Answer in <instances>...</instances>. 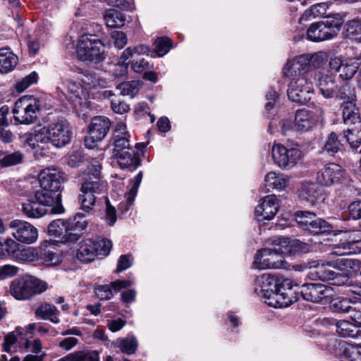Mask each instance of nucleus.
<instances>
[{
  "label": "nucleus",
  "mask_w": 361,
  "mask_h": 361,
  "mask_svg": "<svg viewBox=\"0 0 361 361\" xmlns=\"http://www.w3.org/2000/svg\"><path fill=\"white\" fill-rule=\"evenodd\" d=\"M326 61V55L322 53L314 54L310 57L302 55L286 64V72L290 75H297V70H303L314 77L322 94L326 98H331L338 90L335 78L326 73L322 66Z\"/></svg>",
  "instance_id": "1"
},
{
  "label": "nucleus",
  "mask_w": 361,
  "mask_h": 361,
  "mask_svg": "<svg viewBox=\"0 0 361 361\" xmlns=\"http://www.w3.org/2000/svg\"><path fill=\"white\" fill-rule=\"evenodd\" d=\"M255 290L257 295L264 299V302L275 308L286 307L297 300L294 296L293 287L298 286L289 279L279 283L278 279L273 275L264 274L257 278Z\"/></svg>",
  "instance_id": "2"
},
{
  "label": "nucleus",
  "mask_w": 361,
  "mask_h": 361,
  "mask_svg": "<svg viewBox=\"0 0 361 361\" xmlns=\"http://www.w3.org/2000/svg\"><path fill=\"white\" fill-rule=\"evenodd\" d=\"M278 247L264 248L258 251L254 258L253 264L259 269H279L283 266V255H295L302 250L303 244L297 240L288 238H279Z\"/></svg>",
  "instance_id": "3"
},
{
  "label": "nucleus",
  "mask_w": 361,
  "mask_h": 361,
  "mask_svg": "<svg viewBox=\"0 0 361 361\" xmlns=\"http://www.w3.org/2000/svg\"><path fill=\"white\" fill-rule=\"evenodd\" d=\"M284 74L291 78L288 85L287 94L291 101L300 104H305L311 100L314 94V87L310 81V74L303 70H297V75H290L286 72V66L283 68Z\"/></svg>",
  "instance_id": "4"
},
{
  "label": "nucleus",
  "mask_w": 361,
  "mask_h": 361,
  "mask_svg": "<svg viewBox=\"0 0 361 361\" xmlns=\"http://www.w3.org/2000/svg\"><path fill=\"white\" fill-rule=\"evenodd\" d=\"M94 166L93 177H89L85 180L78 196L80 209L87 213L92 211L95 205V195L104 192L106 187V183L99 179L100 165L97 164Z\"/></svg>",
  "instance_id": "5"
},
{
  "label": "nucleus",
  "mask_w": 361,
  "mask_h": 361,
  "mask_svg": "<svg viewBox=\"0 0 361 361\" xmlns=\"http://www.w3.org/2000/svg\"><path fill=\"white\" fill-rule=\"evenodd\" d=\"M77 56L82 61L98 63L105 58L104 45L96 36L83 35L78 43Z\"/></svg>",
  "instance_id": "6"
},
{
  "label": "nucleus",
  "mask_w": 361,
  "mask_h": 361,
  "mask_svg": "<svg viewBox=\"0 0 361 361\" xmlns=\"http://www.w3.org/2000/svg\"><path fill=\"white\" fill-rule=\"evenodd\" d=\"M47 288L46 283L30 276L13 280L10 285V293L17 300H27L40 294Z\"/></svg>",
  "instance_id": "7"
},
{
  "label": "nucleus",
  "mask_w": 361,
  "mask_h": 361,
  "mask_svg": "<svg viewBox=\"0 0 361 361\" xmlns=\"http://www.w3.org/2000/svg\"><path fill=\"white\" fill-rule=\"evenodd\" d=\"M39 110L40 100L32 95H25L15 102L12 112L16 121L31 124L37 121Z\"/></svg>",
  "instance_id": "8"
},
{
  "label": "nucleus",
  "mask_w": 361,
  "mask_h": 361,
  "mask_svg": "<svg viewBox=\"0 0 361 361\" xmlns=\"http://www.w3.org/2000/svg\"><path fill=\"white\" fill-rule=\"evenodd\" d=\"M49 143L54 147L61 148L71 140L72 131L66 121L59 120L45 126Z\"/></svg>",
  "instance_id": "9"
},
{
  "label": "nucleus",
  "mask_w": 361,
  "mask_h": 361,
  "mask_svg": "<svg viewBox=\"0 0 361 361\" xmlns=\"http://www.w3.org/2000/svg\"><path fill=\"white\" fill-rule=\"evenodd\" d=\"M22 142L34 150L36 156L44 157L49 152V143L45 126L20 135Z\"/></svg>",
  "instance_id": "10"
},
{
  "label": "nucleus",
  "mask_w": 361,
  "mask_h": 361,
  "mask_svg": "<svg viewBox=\"0 0 361 361\" xmlns=\"http://www.w3.org/2000/svg\"><path fill=\"white\" fill-rule=\"evenodd\" d=\"M342 22L340 20H326L312 24L307 31V38L313 42H321L337 35Z\"/></svg>",
  "instance_id": "11"
},
{
  "label": "nucleus",
  "mask_w": 361,
  "mask_h": 361,
  "mask_svg": "<svg viewBox=\"0 0 361 361\" xmlns=\"http://www.w3.org/2000/svg\"><path fill=\"white\" fill-rule=\"evenodd\" d=\"M295 220L300 226L314 235L324 233L331 230V226L326 221L317 218L313 212L298 211Z\"/></svg>",
  "instance_id": "12"
},
{
  "label": "nucleus",
  "mask_w": 361,
  "mask_h": 361,
  "mask_svg": "<svg viewBox=\"0 0 361 361\" xmlns=\"http://www.w3.org/2000/svg\"><path fill=\"white\" fill-rule=\"evenodd\" d=\"M329 65L331 70L338 73L341 79L348 80L355 75L360 68L361 58L360 56L348 57L344 59L338 57L331 58Z\"/></svg>",
  "instance_id": "13"
},
{
  "label": "nucleus",
  "mask_w": 361,
  "mask_h": 361,
  "mask_svg": "<svg viewBox=\"0 0 361 361\" xmlns=\"http://www.w3.org/2000/svg\"><path fill=\"white\" fill-rule=\"evenodd\" d=\"M272 157L281 168L290 169L298 164L302 157V152L298 148H286L281 145L272 147Z\"/></svg>",
  "instance_id": "14"
},
{
  "label": "nucleus",
  "mask_w": 361,
  "mask_h": 361,
  "mask_svg": "<svg viewBox=\"0 0 361 361\" xmlns=\"http://www.w3.org/2000/svg\"><path fill=\"white\" fill-rule=\"evenodd\" d=\"M345 178L346 172L340 165L329 163L317 171L316 180L321 185L331 186L342 183Z\"/></svg>",
  "instance_id": "15"
},
{
  "label": "nucleus",
  "mask_w": 361,
  "mask_h": 361,
  "mask_svg": "<svg viewBox=\"0 0 361 361\" xmlns=\"http://www.w3.org/2000/svg\"><path fill=\"white\" fill-rule=\"evenodd\" d=\"M66 180L65 173L59 168L51 166L42 169L39 173V181L42 189L59 192L61 185Z\"/></svg>",
  "instance_id": "16"
},
{
  "label": "nucleus",
  "mask_w": 361,
  "mask_h": 361,
  "mask_svg": "<svg viewBox=\"0 0 361 361\" xmlns=\"http://www.w3.org/2000/svg\"><path fill=\"white\" fill-rule=\"evenodd\" d=\"M322 113V109L319 107L314 109H298L295 116V130L299 132L312 130L319 122Z\"/></svg>",
  "instance_id": "17"
},
{
  "label": "nucleus",
  "mask_w": 361,
  "mask_h": 361,
  "mask_svg": "<svg viewBox=\"0 0 361 361\" xmlns=\"http://www.w3.org/2000/svg\"><path fill=\"white\" fill-rule=\"evenodd\" d=\"M9 227L13 230V236L19 242L32 244L37 240V229L27 221L15 219L10 222Z\"/></svg>",
  "instance_id": "18"
},
{
  "label": "nucleus",
  "mask_w": 361,
  "mask_h": 361,
  "mask_svg": "<svg viewBox=\"0 0 361 361\" xmlns=\"http://www.w3.org/2000/svg\"><path fill=\"white\" fill-rule=\"evenodd\" d=\"M300 293L305 300L320 302L331 298L334 290L331 287L322 283H304L301 286Z\"/></svg>",
  "instance_id": "19"
},
{
  "label": "nucleus",
  "mask_w": 361,
  "mask_h": 361,
  "mask_svg": "<svg viewBox=\"0 0 361 361\" xmlns=\"http://www.w3.org/2000/svg\"><path fill=\"white\" fill-rule=\"evenodd\" d=\"M110 127V121L106 117L97 116L92 118L89 126L90 137L85 139V145L90 148L93 147L89 144L90 140L92 142L102 140L108 133Z\"/></svg>",
  "instance_id": "20"
},
{
  "label": "nucleus",
  "mask_w": 361,
  "mask_h": 361,
  "mask_svg": "<svg viewBox=\"0 0 361 361\" xmlns=\"http://www.w3.org/2000/svg\"><path fill=\"white\" fill-rule=\"evenodd\" d=\"M279 208V204L276 195H271L264 197L255 209L257 216L262 219L270 220L274 217Z\"/></svg>",
  "instance_id": "21"
},
{
  "label": "nucleus",
  "mask_w": 361,
  "mask_h": 361,
  "mask_svg": "<svg viewBox=\"0 0 361 361\" xmlns=\"http://www.w3.org/2000/svg\"><path fill=\"white\" fill-rule=\"evenodd\" d=\"M351 302L347 298L338 297L330 302V308L332 311L339 313L353 312L352 319L359 324H361V310H356L350 305Z\"/></svg>",
  "instance_id": "22"
},
{
  "label": "nucleus",
  "mask_w": 361,
  "mask_h": 361,
  "mask_svg": "<svg viewBox=\"0 0 361 361\" xmlns=\"http://www.w3.org/2000/svg\"><path fill=\"white\" fill-rule=\"evenodd\" d=\"M334 264L331 263H317L310 268L307 276L312 280H321L324 281H331L336 276V271L333 269Z\"/></svg>",
  "instance_id": "23"
},
{
  "label": "nucleus",
  "mask_w": 361,
  "mask_h": 361,
  "mask_svg": "<svg viewBox=\"0 0 361 361\" xmlns=\"http://www.w3.org/2000/svg\"><path fill=\"white\" fill-rule=\"evenodd\" d=\"M69 221V234H66V240L76 242L80 238V232L87 228L88 222L85 215L78 213L72 220Z\"/></svg>",
  "instance_id": "24"
},
{
  "label": "nucleus",
  "mask_w": 361,
  "mask_h": 361,
  "mask_svg": "<svg viewBox=\"0 0 361 361\" xmlns=\"http://www.w3.org/2000/svg\"><path fill=\"white\" fill-rule=\"evenodd\" d=\"M98 255L97 243L92 239H85L80 243L77 258L84 262H90Z\"/></svg>",
  "instance_id": "25"
},
{
  "label": "nucleus",
  "mask_w": 361,
  "mask_h": 361,
  "mask_svg": "<svg viewBox=\"0 0 361 361\" xmlns=\"http://www.w3.org/2000/svg\"><path fill=\"white\" fill-rule=\"evenodd\" d=\"M121 168L132 167L135 169L139 165L137 154L133 148L114 153Z\"/></svg>",
  "instance_id": "26"
},
{
  "label": "nucleus",
  "mask_w": 361,
  "mask_h": 361,
  "mask_svg": "<svg viewBox=\"0 0 361 361\" xmlns=\"http://www.w3.org/2000/svg\"><path fill=\"white\" fill-rule=\"evenodd\" d=\"M35 197L36 200L44 207L59 204L61 200L60 192L42 188L36 191Z\"/></svg>",
  "instance_id": "27"
},
{
  "label": "nucleus",
  "mask_w": 361,
  "mask_h": 361,
  "mask_svg": "<svg viewBox=\"0 0 361 361\" xmlns=\"http://www.w3.org/2000/svg\"><path fill=\"white\" fill-rule=\"evenodd\" d=\"M69 221L63 219H56L49 224V234L55 238H61L63 243L71 242L66 240V234H69Z\"/></svg>",
  "instance_id": "28"
},
{
  "label": "nucleus",
  "mask_w": 361,
  "mask_h": 361,
  "mask_svg": "<svg viewBox=\"0 0 361 361\" xmlns=\"http://www.w3.org/2000/svg\"><path fill=\"white\" fill-rule=\"evenodd\" d=\"M18 56L10 49H0V73H7L14 69L18 63Z\"/></svg>",
  "instance_id": "29"
},
{
  "label": "nucleus",
  "mask_w": 361,
  "mask_h": 361,
  "mask_svg": "<svg viewBox=\"0 0 361 361\" xmlns=\"http://www.w3.org/2000/svg\"><path fill=\"white\" fill-rule=\"evenodd\" d=\"M350 323L346 320H340L336 323V332L343 337L358 338L361 336L359 324Z\"/></svg>",
  "instance_id": "30"
},
{
  "label": "nucleus",
  "mask_w": 361,
  "mask_h": 361,
  "mask_svg": "<svg viewBox=\"0 0 361 361\" xmlns=\"http://www.w3.org/2000/svg\"><path fill=\"white\" fill-rule=\"evenodd\" d=\"M319 196V191L315 184L307 183L302 185L299 192V197L302 200L310 205H314Z\"/></svg>",
  "instance_id": "31"
},
{
  "label": "nucleus",
  "mask_w": 361,
  "mask_h": 361,
  "mask_svg": "<svg viewBox=\"0 0 361 361\" xmlns=\"http://www.w3.org/2000/svg\"><path fill=\"white\" fill-rule=\"evenodd\" d=\"M265 185L270 188L281 190L285 189L289 181V177L284 174H277L275 172H269L264 179Z\"/></svg>",
  "instance_id": "32"
},
{
  "label": "nucleus",
  "mask_w": 361,
  "mask_h": 361,
  "mask_svg": "<svg viewBox=\"0 0 361 361\" xmlns=\"http://www.w3.org/2000/svg\"><path fill=\"white\" fill-rule=\"evenodd\" d=\"M343 240L344 242L336 248L338 249V250L334 251V254L339 256L348 254L350 252L346 250L349 249L350 243H355L361 241V232L359 231L345 232L343 234V238L341 239V240Z\"/></svg>",
  "instance_id": "33"
},
{
  "label": "nucleus",
  "mask_w": 361,
  "mask_h": 361,
  "mask_svg": "<svg viewBox=\"0 0 361 361\" xmlns=\"http://www.w3.org/2000/svg\"><path fill=\"white\" fill-rule=\"evenodd\" d=\"M57 361H99V357L96 350H84L75 351Z\"/></svg>",
  "instance_id": "34"
},
{
  "label": "nucleus",
  "mask_w": 361,
  "mask_h": 361,
  "mask_svg": "<svg viewBox=\"0 0 361 361\" xmlns=\"http://www.w3.org/2000/svg\"><path fill=\"white\" fill-rule=\"evenodd\" d=\"M22 210L28 218H40L47 213V208L43 207L37 200H28L23 203Z\"/></svg>",
  "instance_id": "35"
},
{
  "label": "nucleus",
  "mask_w": 361,
  "mask_h": 361,
  "mask_svg": "<svg viewBox=\"0 0 361 361\" xmlns=\"http://www.w3.org/2000/svg\"><path fill=\"white\" fill-rule=\"evenodd\" d=\"M334 267L342 273H348L349 276L352 272L359 270L360 262L351 258H340L334 262Z\"/></svg>",
  "instance_id": "36"
},
{
  "label": "nucleus",
  "mask_w": 361,
  "mask_h": 361,
  "mask_svg": "<svg viewBox=\"0 0 361 361\" xmlns=\"http://www.w3.org/2000/svg\"><path fill=\"white\" fill-rule=\"evenodd\" d=\"M104 18L106 25L109 27H122L126 20L123 13L114 8L106 11Z\"/></svg>",
  "instance_id": "37"
},
{
  "label": "nucleus",
  "mask_w": 361,
  "mask_h": 361,
  "mask_svg": "<svg viewBox=\"0 0 361 361\" xmlns=\"http://www.w3.org/2000/svg\"><path fill=\"white\" fill-rule=\"evenodd\" d=\"M66 89L67 91L68 97L73 102L85 99L87 97V92L79 82L69 80L66 84Z\"/></svg>",
  "instance_id": "38"
},
{
  "label": "nucleus",
  "mask_w": 361,
  "mask_h": 361,
  "mask_svg": "<svg viewBox=\"0 0 361 361\" xmlns=\"http://www.w3.org/2000/svg\"><path fill=\"white\" fill-rule=\"evenodd\" d=\"M58 314L59 311L56 307L54 305L48 303L42 305L35 310V314L37 317L44 319H48L55 324L59 322Z\"/></svg>",
  "instance_id": "39"
},
{
  "label": "nucleus",
  "mask_w": 361,
  "mask_h": 361,
  "mask_svg": "<svg viewBox=\"0 0 361 361\" xmlns=\"http://www.w3.org/2000/svg\"><path fill=\"white\" fill-rule=\"evenodd\" d=\"M341 359L343 361H361V345L344 343L342 345Z\"/></svg>",
  "instance_id": "40"
},
{
  "label": "nucleus",
  "mask_w": 361,
  "mask_h": 361,
  "mask_svg": "<svg viewBox=\"0 0 361 361\" xmlns=\"http://www.w3.org/2000/svg\"><path fill=\"white\" fill-rule=\"evenodd\" d=\"M343 118L346 125L360 123L359 110L353 103L348 102L343 105Z\"/></svg>",
  "instance_id": "41"
},
{
  "label": "nucleus",
  "mask_w": 361,
  "mask_h": 361,
  "mask_svg": "<svg viewBox=\"0 0 361 361\" xmlns=\"http://www.w3.org/2000/svg\"><path fill=\"white\" fill-rule=\"evenodd\" d=\"M130 58L135 59L132 47H128L122 53L119 61L116 66V70L114 71L115 75L122 76L126 73L129 63L128 60Z\"/></svg>",
  "instance_id": "42"
},
{
  "label": "nucleus",
  "mask_w": 361,
  "mask_h": 361,
  "mask_svg": "<svg viewBox=\"0 0 361 361\" xmlns=\"http://www.w3.org/2000/svg\"><path fill=\"white\" fill-rule=\"evenodd\" d=\"M36 255H38L42 263L47 266H54L61 262V257L49 249L40 247L36 252Z\"/></svg>",
  "instance_id": "43"
},
{
  "label": "nucleus",
  "mask_w": 361,
  "mask_h": 361,
  "mask_svg": "<svg viewBox=\"0 0 361 361\" xmlns=\"http://www.w3.org/2000/svg\"><path fill=\"white\" fill-rule=\"evenodd\" d=\"M141 87L140 81L133 80L124 82L116 87V90L119 91V94L123 96H130L134 97Z\"/></svg>",
  "instance_id": "44"
},
{
  "label": "nucleus",
  "mask_w": 361,
  "mask_h": 361,
  "mask_svg": "<svg viewBox=\"0 0 361 361\" xmlns=\"http://www.w3.org/2000/svg\"><path fill=\"white\" fill-rule=\"evenodd\" d=\"M137 339L133 336H128L118 341V346L121 352L128 355L134 354L137 350Z\"/></svg>",
  "instance_id": "45"
},
{
  "label": "nucleus",
  "mask_w": 361,
  "mask_h": 361,
  "mask_svg": "<svg viewBox=\"0 0 361 361\" xmlns=\"http://www.w3.org/2000/svg\"><path fill=\"white\" fill-rule=\"evenodd\" d=\"M104 96L111 99V106L115 113L123 114L130 110L128 104L121 101L111 91H105Z\"/></svg>",
  "instance_id": "46"
},
{
  "label": "nucleus",
  "mask_w": 361,
  "mask_h": 361,
  "mask_svg": "<svg viewBox=\"0 0 361 361\" xmlns=\"http://www.w3.org/2000/svg\"><path fill=\"white\" fill-rule=\"evenodd\" d=\"M346 37L350 39L361 42V20H353L348 22L346 27Z\"/></svg>",
  "instance_id": "47"
},
{
  "label": "nucleus",
  "mask_w": 361,
  "mask_h": 361,
  "mask_svg": "<svg viewBox=\"0 0 361 361\" xmlns=\"http://www.w3.org/2000/svg\"><path fill=\"white\" fill-rule=\"evenodd\" d=\"M340 148L341 141L338 139V135L335 133H330L325 142L324 150L330 154H334Z\"/></svg>",
  "instance_id": "48"
},
{
  "label": "nucleus",
  "mask_w": 361,
  "mask_h": 361,
  "mask_svg": "<svg viewBox=\"0 0 361 361\" xmlns=\"http://www.w3.org/2000/svg\"><path fill=\"white\" fill-rule=\"evenodd\" d=\"M23 154L20 152H15L9 154H0V163L2 166H10L21 162Z\"/></svg>",
  "instance_id": "49"
},
{
  "label": "nucleus",
  "mask_w": 361,
  "mask_h": 361,
  "mask_svg": "<svg viewBox=\"0 0 361 361\" xmlns=\"http://www.w3.org/2000/svg\"><path fill=\"white\" fill-rule=\"evenodd\" d=\"M38 75L36 72H32L25 76L16 84V90L18 92H22L27 89L31 85L37 82Z\"/></svg>",
  "instance_id": "50"
},
{
  "label": "nucleus",
  "mask_w": 361,
  "mask_h": 361,
  "mask_svg": "<svg viewBox=\"0 0 361 361\" xmlns=\"http://www.w3.org/2000/svg\"><path fill=\"white\" fill-rule=\"evenodd\" d=\"M155 51L158 56H163L170 50L172 42L168 37H159L154 42Z\"/></svg>",
  "instance_id": "51"
},
{
  "label": "nucleus",
  "mask_w": 361,
  "mask_h": 361,
  "mask_svg": "<svg viewBox=\"0 0 361 361\" xmlns=\"http://www.w3.org/2000/svg\"><path fill=\"white\" fill-rule=\"evenodd\" d=\"M152 68L149 62L144 58L133 59L131 62V68L136 73H143Z\"/></svg>",
  "instance_id": "52"
},
{
  "label": "nucleus",
  "mask_w": 361,
  "mask_h": 361,
  "mask_svg": "<svg viewBox=\"0 0 361 361\" xmlns=\"http://www.w3.org/2000/svg\"><path fill=\"white\" fill-rule=\"evenodd\" d=\"M95 293L100 300H110L114 296L109 284L99 285L95 288Z\"/></svg>",
  "instance_id": "53"
},
{
  "label": "nucleus",
  "mask_w": 361,
  "mask_h": 361,
  "mask_svg": "<svg viewBox=\"0 0 361 361\" xmlns=\"http://www.w3.org/2000/svg\"><path fill=\"white\" fill-rule=\"evenodd\" d=\"M105 219L109 226H114L117 220L116 209L110 204L109 199L106 200Z\"/></svg>",
  "instance_id": "54"
},
{
  "label": "nucleus",
  "mask_w": 361,
  "mask_h": 361,
  "mask_svg": "<svg viewBox=\"0 0 361 361\" xmlns=\"http://www.w3.org/2000/svg\"><path fill=\"white\" fill-rule=\"evenodd\" d=\"M133 264V257L131 255H121L117 264V267L116 269V273H121L124 270L128 269L132 266Z\"/></svg>",
  "instance_id": "55"
},
{
  "label": "nucleus",
  "mask_w": 361,
  "mask_h": 361,
  "mask_svg": "<svg viewBox=\"0 0 361 361\" xmlns=\"http://www.w3.org/2000/svg\"><path fill=\"white\" fill-rule=\"evenodd\" d=\"M18 271V267L6 264L0 267V280H4L8 278H11L17 275Z\"/></svg>",
  "instance_id": "56"
},
{
  "label": "nucleus",
  "mask_w": 361,
  "mask_h": 361,
  "mask_svg": "<svg viewBox=\"0 0 361 361\" xmlns=\"http://www.w3.org/2000/svg\"><path fill=\"white\" fill-rule=\"evenodd\" d=\"M114 44L118 49H123L127 44V37L126 34L121 31H114L111 34Z\"/></svg>",
  "instance_id": "57"
},
{
  "label": "nucleus",
  "mask_w": 361,
  "mask_h": 361,
  "mask_svg": "<svg viewBox=\"0 0 361 361\" xmlns=\"http://www.w3.org/2000/svg\"><path fill=\"white\" fill-rule=\"evenodd\" d=\"M130 137H123L122 139H117L114 142V153L133 148L129 140Z\"/></svg>",
  "instance_id": "58"
},
{
  "label": "nucleus",
  "mask_w": 361,
  "mask_h": 361,
  "mask_svg": "<svg viewBox=\"0 0 361 361\" xmlns=\"http://www.w3.org/2000/svg\"><path fill=\"white\" fill-rule=\"evenodd\" d=\"M344 137L353 148L356 149L361 145V139L356 137L354 130L352 129L344 132Z\"/></svg>",
  "instance_id": "59"
},
{
  "label": "nucleus",
  "mask_w": 361,
  "mask_h": 361,
  "mask_svg": "<svg viewBox=\"0 0 361 361\" xmlns=\"http://www.w3.org/2000/svg\"><path fill=\"white\" fill-rule=\"evenodd\" d=\"M0 248L5 249L6 255H13L18 249V243L12 239H7L4 243L0 242Z\"/></svg>",
  "instance_id": "60"
},
{
  "label": "nucleus",
  "mask_w": 361,
  "mask_h": 361,
  "mask_svg": "<svg viewBox=\"0 0 361 361\" xmlns=\"http://www.w3.org/2000/svg\"><path fill=\"white\" fill-rule=\"evenodd\" d=\"M87 83L92 87H105L106 81L103 78L97 75H90L87 76Z\"/></svg>",
  "instance_id": "61"
},
{
  "label": "nucleus",
  "mask_w": 361,
  "mask_h": 361,
  "mask_svg": "<svg viewBox=\"0 0 361 361\" xmlns=\"http://www.w3.org/2000/svg\"><path fill=\"white\" fill-rule=\"evenodd\" d=\"M123 137H130V134L126 130V126L123 123H118L114 131V142L117 139H122Z\"/></svg>",
  "instance_id": "62"
},
{
  "label": "nucleus",
  "mask_w": 361,
  "mask_h": 361,
  "mask_svg": "<svg viewBox=\"0 0 361 361\" xmlns=\"http://www.w3.org/2000/svg\"><path fill=\"white\" fill-rule=\"evenodd\" d=\"M98 247V255H107L111 247L112 243L108 239H102L100 241H96Z\"/></svg>",
  "instance_id": "63"
},
{
  "label": "nucleus",
  "mask_w": 361,
  "mask_h": 361,
  "mask_svg": "<svg viewBox=\"0 0 361 361\" xmlns=\"http://www.w3.org/2000/svg\"><path fill=\"white\" fill-rule=\"evenodd\" d=\"M350 216L355 219H361V201L354 202L348 207Z\"/></svg>",
  "instance_id": "64"
}]
</instances>
